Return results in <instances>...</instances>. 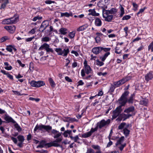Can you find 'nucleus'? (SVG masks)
Wrapping results in <instances>:
<instances>
[{"mask_svg": "<svg viewBox=\"0 0 153 153\" xmlns=\"http://www.w3.org/2000/svg\"><path fill=\"white\" fill-rule=\"evenodd\" d=\"M84 68L81 70V75L82 77L85 76V74L88 75L89 74H93V71L90 66L88 65L87 62L85 60L84 62Z\"/></svg>", "mask_w": 153, "mask_h": 153, "instance_id": "1", "label": "nucleus"}, {"mask_svg": "<svg viewBox=\"0 0 153 153\" xmlns=\"http://www.w3.org/2000/svg\"><path fill=\"white\" fill-rule=\"evenodd\" d=\"M129 93L128 91H125L122 95L120 98L119 100V102L121 105L120 106H124L127 102V97Z\"/></svg>", "mask_w": 153, "mask_h": 153, "instance_id": "2", "label": "nucleus"}, {"mask_svg": "<svg viewBox=\"0 0 153 153\" xmlns=\"http://www.w3.org/2000/svg\"><path fill=\"white\" fill-rule=\"evenodd\" d=\"M18 20V17L14 16L11 18L4 20L2 21V23L4 25L11 24L16 23Z\"/></svg>", "mask_w": 153, "mask_h": 153, "instance_id": "3", "label": "nucleus"}, {"mask_svg": "<svg viewBox=\"0 0 153 153\" xmlns=\"http://www.w3.org/2000/svg\"><path fill=\"white\" fill-rule=\"evenodd\" d=\"M102 16L106 21L110 22L112 20L113 16L110 13L108 10H103L102 11Z\"/></svg>", "mask_w": 153, "mask_h": 153, "instance_id": "4", "label": "nucleus"}, {"mask_svg": "<svg viewBox=\"0 0 153 153\" xmlns=\"http://www.w3.org/2000/svg\"><path fill=\"white\" fill-rule=\"evenodd\" d=\"M29 83L31 86L36 88L40 87L43 86L45 85V83L44 82L41 80L36 81L33 80L30 82H29Z\"/></svg>", "mask_w": 153, "mask_h": 153, "instance_id": "5", "label": "nucleus"}, {"mask_svg": "<svg viewBox=\"0 0 153 153\" xmlns=\"http://www.w3.org/2000/svg\"><path fill=\"white\" fill-rule=\"evenodd\" d=\"M131 78L130 76L125 77L118 81L114 82V85L116 87H119L130 79Z\"/></svg>", "mask_w": 153, "mask_h": 153, "instance_id": "6", "label": "nucleus"}, {"mask_svg": "<svg viewBox=\"0 0 153 153\" xmlns=\"http://www.w3.org/2000/svg\"><path fill=\"white\" fill-rule=\"evenodd\" d=\"M43 49H45L47 52H51L53 53V50L50 48L49 45L46 43H44L41 45L39 48L38 50L39 51H41Z\"/></svg>", "mask_w": 153, "mask_h": 153, "instance_id": "7", "label": "nucleus"}, {"mask_svg": "<svg viewBox=\"0 0 153 153\" xmlns=\"http://www.w3.org/2000/svg\"><path fill=\"white\" fill-rule=\"evenodd\" d=\"M122 110L121 106H119L117 107L116 109L113 111V115L112 116L113 119L116 118L118 116H119L121 114L120 113L122 111Z\"/></svg>", "mask_w": 153, "mask_h": 153, "instance_id": "8", "label": "nucleus"}, {"mask_svg": "<svg viewBox=\"0 0 153 153\" xmlns=\"http://www.w3.org/2000/svg\"><path fill=\"white\" fill-rule=\"evenodd\" d=\"M132 116V115L130 114H126L124 113H122L120 114L118 118H117L116 120L118 121H120L123 119V120L124 121L126 119L129 118Z\"/></svg>", "mask_w": 153, "mask_h": 153, "instance_id": "9", "label": "nucleus"}, {"mask_svg": "<svg viewBox=\"0 0 153 153\" xmlns=\"http://www.w3.org/2000/svg\"><path fill=\"white\" fill-rule=\"evenodd\" d=\"M110 121L111 120L110 119H108L106 121L104 120H102L99 123V128H101L109 124Z\"/></svg>", "mask_w": 153, "mask_h": 153, "instance_id": "10", "label": "nucleus"}, {"mask_svg": "<svg viewBox=\"0 0 153 153\" xmlns=\"http://www.w3.org/2000/svg\"><path fill=\"white\" fill-rule=\"evenodd\" d=\"M124 112L128 114H130V113H131V114H132V115H134L135 114L134 112V108L133 106H130L125 109Z\"/></svg>", "mask_w": 153, "mask_h": 153, "instance_id": "11", "label": "nucleus"}, {"mask_svg": "<svg viewBox=\"0 0 153 153\" xmlns=\"http://www.w3.org/2000/svg\"><path fill=\"white\" fill-rule=\"evenodd\" d=\"M48 25L49 23L47 21H43L41 24L40 28V30H41V32H43L48 26Z\"/></svg>", "mask_w": 153, "mask_h": 153, "instance_id": "12", "label": "nucleus"}, {"mask_svg": "<svg viewBox=\"0 0 153 153\" xmlns=\"http://www.w3.org/2000/svg\"><path fill=\"white\" fill-rule=\"evenodd\" d=\"M4 28L10 33H14L16 30V27L14 25L6 26Z\"/></svg>", "mask_w": 153, "mask_h": 153, "instance_id": "13", "label": "nucleus"}, {"mask_svg": "<svg viewBox=\"0 0 153 153\" xmlns=\"http://www.w3.org/2000/svg\"><path fill=\"white\" fill-rule=\"evenodd\" d=\"M88 12L89 13L87 15L88 17L91 15L93 16H98L100 15L99 13H96L94 9H89L88 10Z\"/></svg>", "mask_w": 153, "mask_h": 153, "instance_id": "14", "label": "nucleus"}, {"mask_svg": "<svg viewBox=\"0 0 153 153\" xmlns=\"http://www.w3.org/2000/svg\"><path fill=\"white\" fill-rule=\"evenodd\" d=\"M102 47H94L92 50V52L94 54H97L100 53L102 51Z\"/></svg>", "mask_w": 153, "mask_h": 153, "instance_id": "15", "label": "nucleus"}, {"mask_svg": "<svg viewBox=\"0 0 153 153\" xmlns=\"http://www.w3.org/2000/svg\"><path fill=\"white\" fill-rule=\"evenodd\" d=\"M44 125L42 124L38 125L37 124L36 126L34 129V132L36 131L37 130H39L41 131H43L44 130Z\"/></svg>", "mask_w": 153, "mask_h": 153, "instance_id": "16", "label": "nucleus"}, {"mask_svg": "<svg viewBox=\"0 0 153 153\" xmlns=\"http://www.w3.org/2000/svg\"><path fill=\"white\" fill-rule=\"evenodd\" d=\"M129 124H126L125 123L123 122L121 123L118 126V129L120 130L124 129L126 128H128L129 127Z\"/></svg>", "mask_w": 153, "mask_h": 153, "instance_id": "17", "label": "nucleus"}, {"mask_svg": "<svg viewBox=\"0 0 153 153\" xmlns=\"http://www.w3.org/2000/svg\"><path fill=\"white\" fill-rule=\"evenodd\" d=\"M153 78V75L151 72H149V73H147L145 76V80L147 81H148L152 79Z\"/></svg>", "mask_w": 153, "mask_h": 153, "instance_id": "18", "label": "nucleus"}, {"mask_svg": "<svg viewBox=\"0 0 153 153\" xmlns=\"http://www.w3.org/2000/svg\"><path fill=\"white\" fill-rule=\"evenodd\" d=\"M4 119L6 121L8 122H12L13 123H16V121L8 115H5L4 117Z\"/></svg>", "mask_w": 153, "mask_h": 153, "instance_id": "19", "label": "nucleus"}, {"mask_svg": "<svg viewBox=\"0 0 153 153\" xmlns=\"http://www.w3.org/2000/svg\"><path fill=\"white\" fill-rule=\"evenodd\" d=\"M94 23L96 26L100 27L102 25V22L100 18H97L95 19Z\"/></svg>", "mask_w": 153, "mask_h": 153, "instance_id": "20", "label": "nucleus"}, {"mask_svg": "<svg viewBox=\"0 0 153 153\" xmlns=\"http://www.w3.org/2000/svg\"><path fill=\"white\" fill-rule=\"evenodd\" d=\"M69 52V49L68 48H65L63 51L62 50V55L63 56L66 57Z\"/></svg>", "mask_w": 153, "mask_h": 153, "instance_id": "21", "label": "nucleus"}, {"mask_svg": "<svg viewBox=\"0 0 153 153\" xmlns=\"http://www.w3.org/2000/svg\"><path fill=\"white\" fill-rule=\"evenodd\" d=\"M73 14L71 12L69 13L65 12V13H61V17L65 16L67 17H68L70 16H73Z\"/></svg>", "mask_w": 153, "mask_h": 153, "instance_id": "22", "label": "nucleus"}, {"mask_svg": "<svg viewBox=\"0 0 153 153\" xmlns=\"http://www.w3.org/2000/svg\"><path fill=\"white\" fill-rule=\"evenodd\" d=\"M88 25L87 24L83 25L77 28V30L78 31H80L85 30L88 27Z\"/></svg>", "mask_w": 153, "mask_h": 153, "instance_id": "23", "label": "nucleus"}, {"mask_svg": "<svg viewBox=\"0 0 153 153\" xmlns=\"http://www.w3.org/2000/svg\"><path fill=\"white\" fill-rule=\"evenodd\" d=\"M110 53H105L104 55L100 56V59L102 62H104L107 57L110 54Z\"/></svg>", "mask_w": 153, "mask_h": 153, "instance_id": "24", "label": "nucleus"}, {"mask_svg": "<svg viewBox=\"0 0 153 153\" xmlns=\"http://www.w3.org/2000/svg\"><path fill=\"white\" fill-rule=\"evenodd\" d=\"M119 8L120 10V16L121 17H122L123 15L125 14V11L124 8L122 5H120Z\"/></svg>", "mask_w": 153, "mask_h": 153, "instance_id": "25", "label": "nucleus"}, {"mask_svg": "<svg viewBox=\"0 0 153 153\" xmlns=\"http://www.w3.org/2000/svg\"><path fill=\"white\" fill-rule=\"evenodd\" d=\"M4 64L5 66H6L4 67V68L5 69L8 70L10 71L13 68L12 66L10 65L9 63L7 62H5L4 63Z\"/></svg>", "mask_w": 153, "mask_h": 153, "instance_id": "26", "label": "nucleus"}, {"mask_svg": "<svg viewBox=\"0 0 153 153\" xmlns=\"http://www.w3.org/2000/svg\"><path fill=\"white\" fill-rule=\"evenodd\" d=\"M89 75L86 76L84 77H82V78L83 79H87V80H89L90 79H93L94 76L93 75V74H89Z\"/></svg>", "mask_w": 153, "mask_h": 153, "instance_id": "27", "label": "nucleus"}, {"mask_svg": "<svg viewBox=\"0 0 153 153\" xmlns=\"http://www.w3.org/2000/svg\"><path fill=\"white\" fill-rule=\"evenodd\" d=\"M124 137L123 136L121 137L117 141L116 143V145L118 146L119 145L122 144V143L123 142L124 140Z\"/></svg>", "mask_w": 153, "mask_h": 153, "instance_id": "28", "label": "nucleus"}, {"mask_svg": "<svg viewBox=\"0 0 153 153\" xmlns=\"http://www.w3.org/2000/svg\"><path fill=\"white\" fill-rule=\"evenodd\" d=\"M67 29L65 28H61L59 30V32L61 34L65 35L67 33Z\"/></svg>", "mask_w": 153, "mask_h": 153, "instance_id": "29", "label": "nucleus"}, {"mask_svg": "<svg viewBox=\"0 0 153 153\" xmlns=\"http://www.w3.org/2000/svg\"><path fill=\"white\" fill-rule=\"evenodd\" d=\"M62 140V138L61 137H59L57 138L55 140L53 141V143H54L55 144H56L57 146H55V147H59L60 146V145L58 143L61 142Z\"/></svg>", "mask_w": 153, "mask_h": 153, "instance_id": "30", "label": "nucleus"}, {"mask_svg": "<svg viewBox=\"0 0 153 153\" xmlns=\"http://www.w3.org/2000/svg\"><path fill=\"white\" fill-rule=\"evenodd\" d=\"M128 128L126 127L123 130V134L126 137L128 135L130 132V131L128 129Z\"/></svg>", "mask_w": 153, "mask_h": 153, "instance_id": "31", "label": "nucleus"}, {"mask_svg": "<svg viewBox=\"0 0 153 153\" xmlns=\"http://www.w3.org/2000/svg\"><path fill=\"white\" fill-rule=\"evenodd\" d=\"M45 141L44 140H42L39 143V144L37 147V148H43L46 146Z\"/></svg>", "mask_w": 153, "mask_h": 153, "instance_id": "32", "label": "nucleus"}, {"mask_svg": "<svg viewBox=\"0 0 153 153\" xmlns=\"http://www.w3.org/2000/svg\"><path fill=\"white\" fill-rule=\"evenodd\" d=\"M52 127L50 126H45L44 125V130H45L48 132H49V131L52 129Z\"/></svg>", "mask_w": 153, "mask_h": 153, "instance_id": "33", "label": "nucleus"}, {"mask_svg": "<svg viewBox=\"0 0 153 153\" xmlns=\"http://www.w3.org/2000/svg\"><path fill=\"white\" fill-rule=\"evenodd\" d=\"M71 131L70 130H67L65 131L63 133V135L64 137H67L68 134H71Z\"/></svg>", "mask_w": 153, "mask_h": 153, "instance_id": "34", "label": "nucleus"}, {"mask_svg": "<svg viewBox=\"0 0 153 153\" xmlns=\"http://www.w3.org/2000/svg\"><path fill=\"white\" fill-rule=\"evenodd\" d=\"M49 81L52 87L53 88L55 86L56 84L53 79L51 78H50L49 79Z\"/></svg>", "mask_w": 153, "mask_h": 153, "instance_id": "35", "label": "nucleus"}, {"mask_svg": "<svg viewBox=\"0 0 153 153\" xmlns=\"http://www.w3.org/2000/svg\"><path fill=\"white\" fill-rule=\"evenodd\" d=\"M134 95L132 94L131 95L129 99L127 100V101L129 103H132L133 102V100L134 98Z\"/></svg>", "mask_w": 153, "mask_h": 153, "instance_id": "36", "label": "nucleus"}, {"mask_svg": "<svg viewBox=\"0 0 153 153\" xmlns=\"http://www.w3.org/2000/svg\"><path fill=\"white\" fill-rule=\"evenodd\" d=\"M91 134V133L89 131L82 134V137L84 138H87L90 136Z\"/></svg>", "mask_w": 153, "mask_h": 153, "instance_id": "37", "label": "nucleus"}, {"mask_svg": "<svg viewBox=\"0 0 153 153\" xmlns=\"http://www.w3.org/2000/svg\"><path fill=\"white\" fill-rule=\"evenodd\" d=\"M1 4L0 7V9L1 10L2 9H4L5 8L6 5L9 3V2H3Z\"/></svg>", "mask_w": 153, "mask_h": 153, "instance_id": "38", "label": "nucleus"}, {"mask_svg": "<svg viewBox=\"0 0 153 153\" xmlns=\"http://www.w3.org/2000/svg\"><path fill=\"white\" fill-rule=\"evenodd\" d=\"M46 146H47L48 147H50L52 146H57L56 144H55L53 143V141L50 143H47L46 144Z\"/></svg>", "mask_w": 153, "mask_h": 153, "instance_id": "39", "label": "nucleus"}, {"mask_svg": "<svg viewBox=\"0 0 153 153\" xmlns=\"http://www.w3.org/2000/svg\"><path fill=\"white\" fill-rule=\"evenodd\" d=\"M6 50L7 51L11 52L12 54L13 53V46L11 45H10L8 46L6 48Z\"/></svg>", "mask_w": 153, "mask_h": 153, "instance_id": "40", "label": "nucleus"}, {"mask_svg": "<svg viewBox=\"0 0 153 153\" xmlns=\"http://www.w3.org/2000/svg\"><path fill=\"white\" fill-rule=\"evenodd\" d=\"M140 104L144 105H146L148 103V100L146 99H144L140 101Z\"/></svg>", "mask_w": 153, "mask_h": 153, "instance_id": "41", "label": "nucleus"}, {"mask_svg": "<svg viewBox=\"0 0 153 153\" xmlns=\"http://www.w3.org/2000/svg\"><path fill=\"white\" fill-rule=\"evenodd\" d=\"M51 39L48 37H42L41 39V41L44 42H48L51 40Z\"/></svg>", "mask_w": 153, "mask_h": 153, "instance_id": "42", "label": "nucleus"}, {"mask_svg": "<svg viewBox=\"0 0 153 153\" xmlns=\"http://www.w3.org/2000/svg\"><path fill=\"white\" fill-rule=\"evenodd\" d=\"M55 51L58 53L59 55H62V50L61 48H55Z\"/></svg>", "mask_w": 153, "mask_h": 153, "instance_id": "43", "label": "nucleus"}, {"mask_svg": "<svg viewBox=\"0 0 153 153\" xmlns=\"http://www.w3.org/2000/svg\"><path fill=\"white\" fill-rule=\"evenodd\" d=\"M17 138L19 141L23 142L25 140V139L23 136L22 135H19L17 137Z\"/></svg>", "mask_w": 153, "mask_h": 153, "instance_id": "44", "label": "nucleus"}, {"mask_svg": "<svg viewBox=\"0 0 153 153\" xmlns=\"http://www.w3.org/2000/svg\"><path fill=\"white\" fill-rule=\"evenodd\" d=\"M102 50L105 53H110V51L111 50L110 48H105L102 47Z\"/></svg>", "mask_w": 153, "mask_h": 153, "instance_id": "45", "label": "nucleus"}, {"mask_svg": "<svg viewBox=\"0 0 153 153\" xmlns=\"http://www.w3.org/2000/svg\"><path fill=\"white\" fill-rule=\"evenodd\" d=\"M104 63L100 61L99 60H96V65L99 66H101L103 65Z\"/></svg>", "mask_w": 153, "mask_h": 153, "instance_id": "46", "label": "nucleus"}, {"mask_svg": "<svg viewBox=\"0 0 153 153\" xmlns=\"http://www.w3.org/2000/svg\"><path fill=\"white\" fill-rule=\"evenodd\" d=\"M120 48L119 47H116L115 48V52L117 54H120L121 53L122 51L120 50Z\"/></svg>", "mask_w": 153, "mask_h": 153, "instance_id": "47", "label": "nucleus"}, {"mask_svg": "<svg viewBox=\"0 0 153 153\" xmlns=\"http://www.w3.org/2000/svg\"><path fill=\"white\" fill-rule=\"evenodd\" d=\"M149 51L151 50V52H153V41H152L149 45L148 47Z\"/></svg>", "mask_w": 153, "mask_h": 153, "instance_id": "48", "label": "nucleus"}, {"mask_svg": "<svg viewBox=\"0 0 153 153\" xmlns=\"http://www.w3.org/2000/svg\"><path fill=\"white\" fill-rule=\"evenodd\" d=\"M132 4L133 7L134 8L133 10L135 11H136L138 9V5L137 4L134 2H133Z\"/></svg>", "mask_w": 153, "mask_h": 153, "instance_id": "49", "label": "nucleus"}, {"mask_svg": "<svg viewBox=\"0 0 153 153\" xmlns=\"http://www.w3.org/2000/svg\"><path fill=\"white\" fill-rule=\"evenodd\" d=\"M91 146L93 149L95 150H100V147L98 145H92Z\"/></svg>", "mask_w": 153, "mask_h": 153, "instance_id": "50", "label": "nucleus"}, {"mask_svg": "<svg viewBox=\"0 0 153 153\" xmlns=\"http://www.w3.org/2000/svg\"><path fill=\"white\" fill-rule=\"evenodd\" d=\"M147 8L146 7H144L143 8L140 9L139 12L137 13V16H139V15L141 13H142L144 12V10L146 9Z\"/></svg>", "mask_w": 153, "mask_h": 153, "instance_id": "51", "label": "nucleus"}, {"mask_svg": "<svg viewBox=\"0 0 153 153\" xmlns=\"http://www.w3.org/2000/svg\"><path fill=\"white\" fill-rule=\"evenodd\" d=\"M15 127L16 128V130L19 131H22V129L16 123L14 125Z\"/></svg>", "mask_w": 153, "mask_h": 153, "instance_id": "52", "label": "nucleus"}, {"mask_svg": "<svg viewBox=\"0 0 153 153\" xmlns=\"http://www.w3.org/2000/svg\"><path fill=\"white\" fill-rule=\"evenodd\" d=\"M131 18L130 16L129 15H126L124 16L122 18L123 20H128L130 19Z\"/></svg>", "mask_w": 153, "mask_h": 153, "instance_id": "53", "label": "nucleus"}, {"mask_svg": "<svg viewBox=\"0 0 153 153\" xmlns=\"http://www.w3.org/2000/svg\"><path fill=\"white\" fill-rule=\"evenodd\" d=\"M144 46L143 45H141L137 49L136 53L142 51L144 49Z\"/></svg>", "mask_w": 153, "mask_h": 153, "instance_id": "54", "label": "nucleus"}, {"mask_svg": "<svg viewBox=\"0 0 153 153\" xmlns=\"http://www.w3.org/2000/svg\"><path fill=\"white\" fill-rule=\"evenodd\" d=\"M110 0H100L98 3V4L100 5L101 3H102V4H103V2H105V3H107Z\"/></svg>", "mask_w": 153, "mask_h": 153, "instance_id": "55", "label": "nucleus"}, {"mask_svg": "<svg viewBox=\"0 0 153 153\" xmlns=\"http://www.w3.org/2000/svg\"><path fill=\"white\" fill-rule=\"evenodd\" d=\"M75 33L74 32H72L70 33L69 35V36L71 39L73 38L75 36Z\"/></svg>", "mask_w": 153, "mask_h": 153, "instance_id": "56", "label": "nucleus"}, {"mask_svg": "<svg viewBox=\"0 0 153 153\" xmlns=\"http://www.w3.org/2000/svg\"><path fill=\"white\" fill-rule=\"evenodd\" d=\"M42 19V17H39V16H36L33 18V19H32V20L33 21L35 22L37 20H41Z\"/></svg>", "mask_w": 153, "mask_h": 153, "instance_id": "57", "label": "nucleus"}, {"mask_svg": "<svg viewBox=\"0 0 153 153\" xmlns=\"http://www.w3.org/2000/svg\"><path fill=\"white\" fill-rule=\"evenodd\" d=\"M34 36H33L32 37H30L28 38H25V41L27 42H31L32 41V40L34 39Z\"/></svg>", "mask_w": 153, "mask_h": 153, "instance_id": "58", "label": "nucleus"}, {"mask_svg": "<svg viewBox=\"0 0 153 153\" xmlns=\"http://www.w3.org/2000/svg\"><path fill=\"white\" fill-rule=\"evenodd\" d=\"M108 11L110 13L111 15H112V14L115 13H116L117 10L116 9H112L110 10H108Z\"/></svg>", "mask_w": 153, "mask_h": 153, "instance_id": "59", "label": "nucleus"}, {"mask_svg": "<svg viewBox=\"0 0 153 153\" xmlns=\"http://www.w3.org/2000/svg\"><path fill=\"white\" fill-rule=\"evenodd\" d=\"M36 29V27L33 28L29 31L28 33L31 34H34L35 33Z\"/></svg>", "mask_w": 153, "mask_h": 153, "instance_id": "60", "label": "nucleus"}, {"mask_svg": "<svg viewBox=\"0 0 153 153\" xmlns=\"http://www.w3.org/2000/svg\"><path fill=\"white\" fill-rule=\"evenodd\" d=\"M8 37L7 36H4L1 38L0 39V41L1 42H2L7 39Z\"/></svg>", "mask_w": 153, "mask_h": 153, "instance_id": "61", "label": "nucleus"}, {"mask_svg": "<svg viewBox=\"0 0 153 153\" xmlns=\"http://www.w3.org/2000/svg\"><path fill=\"white\" fill-rule=\"evenodd\" d=\"M61 133L59 132L58 131V133L55 134L53 137L54 138H59L61 135Z\"/></svg>", "mask_w": 153, "mask_h": 153, "instance_id": "62", "label": "nucleus"}, {"mask_svg": "<svg viewBox=\"0 0 153 153\" xmlns=\"http://www.w3.org/2000/svg\"><path fill=\"white\" fill-rule=\"evenodd\" d=\"M120 145H121V146H119V148L120 149V150L122 151L123 150L124 148L126 146V143H124L123 144H121Z\"/></svg>", "mask_w": 153, "mask_h": 153, "instance_id": "63", "label": "nucleus"}, {"mask_svg": "<svg viewBox=\"0 0 153 153\" xmlns=\"http://www.w3.org/2000/svg\"><path fill=\"white\" fill-rule=\"evenodd\" d=\"M86 153H94V151L93 149L89 148L87 149Z\"/></svg>", "mask_w": 153, "mask_h": 153, "instance_id": "64", "label": "nucleus"}]
</instances>
